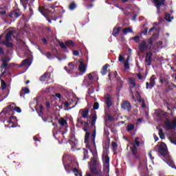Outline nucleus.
Segmentation results:
<instances>
[{
    "mask_svg": "<svg viewBox=\"0 0 176 176\" xmlns=\"http://www.w3.org/2000/svg\"><path fill=\"white\" fill-rule=\"evenodd\" d=\"M71 160H72V158L71 157V155H69V154H65L63 155V163L65 167V170L67 171V173H70L71 171H72L74 173L75 176H82V171L76 168V167H78V164L75 162L74 166H72V165L69 164V162H71Z\"/></svg>",
    "mask_w": 176,
    "mask_h": 176,
    "instance_id": "f257e3e1",
    "label": "nucleus"
},
{
    "mask_svg": "<svg viewBox=\"0 0 176 176\" xmlns=\"http://www.w3.org/2000/svg\"><path fill=\"white\" fill-rule=\"evenodd\" d=\"M85 143L87 144L86 148H88V149L90 151V153H92L93 156H97V147L96 146V130L94 131L91 138L90 133H86Z\"/></svg>",
    "mask_w": 176,
    "mask_h": 176,
    "instance_id": "f03ea898",
    "label": "nucleus"
},
{
    "mask_svg": "<svg viewBox=\"0 0 176 176\" xmlns=\"http://www.w3.org/2000/svg\"><path fill=\"white\" fill-rule=\"evenodd\" d=\"M158 152L161 156H162V157L166 160L167 164L173 168L174 162L173 161V158L168 155V152L167 151V146L166 144L162 142L159 145Z\"/></svg>",
    "mask_w": 176,
    "mask_h": 176,
    "instance_id": "7ed1b4c3",
    "label": "nucleus"
},
{
    "mask_svg": "<svg viewBox=\"0 0 176 176\" xmlns=\"http://www.w3.org/2000/svg\"><path fill=\"white\" fill-rule=\"evenodd\" d=\"M13 111H16V112H18V113H21V109L16 106V104L12 103L11 104L8 105L7 109H4L0 115H3L2 117L5 118L6 116H8V115H12Z\"/></svg>",
    "mask_w": 176,
    "mask_h": 176,
    "instance_id": "20e7f679",
    "label": "nucleus"
},
{
    "mask_svg": "<svg viewBox=\"0 0 176 176\" xmlns=\"http://www.w3.org/2000/svg\"><path fill=\"white\" fill-rule=\"evenodd\" d=\"M153 43V41H152V38L142 41L139 45V50L142 52V53H144V52H146V50L152 48Z\"/></svg>",
    "mask_w": 176,
    "mask_h": 176,
    "instance_id": "39448f33",
    "label": "nucleus"
},
{
    "mask_svg": "<svg viewBox=\"0 0 176 176\" xmlns=\"http://www.w3.org/2000/svg\"><path fill=\"white\" fill-rule=\"evenodd\" d=\"M109 150L108 148H104L103 150V164L104 173H109V157H108Z\"/></svg>",
    "mask_w": 176,
    "mask_h": 176,
    "instance_id": "423d86ee",
    "label": "nucleus"
},
{
    "mask_svg": "<svg viewBox=\"0 0 176 176\" xmlns=\"http://www.w3.org/2000/svg\"><path fill=\"white\" fill-rule=\"evenodd\" d=\"M80 117L77 120L78 123L80 124H83V121L82 119H87V122H90V118H89V109H84L79 111Z\"/></svg>",
    "mask_w": 176,
    "mask_h": 176,
    "instance_id": "0eeeda50",
    "label": "nucleus"
},
{
    "mask_svg": "<svg viewBox=\"0 0 176 176\" xmlns=\"http://www.w3.org/2000/svg\"><path fill=\"white\" fill-rule=\"evenodd\" d=\"M89 164L91 173L96 174V175H100V174H101V167L96 166V158H91V162H89Z\"/></svg>",
    "mask_w": 176,
    "mask_h": 176,
    "instance_id": "6e6552de",
    "label": "nucleus"
},
{
    "mask_svg": "<svg viewBox=\"0 0 176 176\" xmlns=\"http://www.w3.org/2000/svg\"><path fill=\"white\" fill-rule=\"evenodd\" d=\"M163 127L165 129V130H174V129L176 128V118H174L173 122L168 119H166L164 122Z\"/></svg>",
    "mask_w": 176,
    "mask_h": 176,
    "instance_id": "1a4fd4ad",
    "label": "nucleus"
},
{
    "mask_svg": "<svg viewBox=\"0 0 176 176\" xmlns=\"http://www.w3.org/2000/svg\"><path fill=\"white\" fill-rule=\"evenodd\" d=\"M13 30L8 32L6 36V40L2 42L3 45H5L7 47H13V44L10 43L12 41V36L13 35Z\"/></svg>",
    "mask_w": 176,
    "mask_h": 176,
    "instance_id": "9d476101",
    "label": "nucleus"
},
{
    "mask_svg": "<svg viewBox=\"0 0 176 176\" xmlns=\"http://www.w3.org/2000/svg\"><path fill=\"white\" fill-rule=\"evenodd\" d=\"M140 138L136 137L134 142L130 143V145H132L131 147V151L134 156L137 155V146H140Z\"/></svg>",
    "mask_w": 176,
    "mask_h": 176,
    "instance_id": "9b49d317",
    "label": "nucleus"
},
{
    "mask_svg": "<svg viewBox=\"0 0 176 176\" xmlns=\"http://www.w3.org/2000/svg\"><path fill=\"white\" fill-rule=\"evenodd\" d=\"M6 87H7L6 83L5 82V81L2 80L1 88H0V97H1V99L0 100V102L1 101H3V100H5V98H6L8 96H9V93H7L6 94H5V89H6Z\"/></svg>",
    "mask_w": 176,
    "mask_h": 176,
    "instance_id": "f8f14e48",
    "label": "nucleus"
},
{
    "mask_svg": "<svg viewBox=\"0 0 176 176\" xmlns=\"http://www.w3.org/2000/svg\"><path fill=\"white\" fill-rule=\"evenodd\" d=\"M79 66H78V71H80L79 75H82L86 72V69H87V65L85 64V60L83 59L78 60Z\"/></svg>",
    "mask_w": 176,
    "mask_h": 176,
    "instance_id": "ddd939ff",
    "label": "nucleus"
},
{
    "mask_svg": "<svg viewBox=\"0 0 176 176\" xmlns=\"http://www.w3.org/2000/svg\"><path fill=\"white\" fill-rule=\"evenodd\" d=\"M156 80V77H155V76H152L151 78H150V83L149 82H146V89H152L155 85L156 84V82L155 81Z\"/></svg>",
    "mask_w": 176,
    "mask_h": 176,
    "instance_id": "4468645a",
    "label": "nucleus"
},
{
    "mask_svg": "<svg viewBox=\"0 0 176 176\" xmlns=\"http://www.w3.org/2000/svg\"><path fill=\"white\" fill-rule=\"evenodd\" d=\"M157 118H158L159 120H163L166 116H167V113H164V111L162 110H158L155 112Z\"/></svg>",
    "mask_w": 176,
    "mask_h": 176,
    "instance_id": "2eb2a0df",
    "label": "nucleus"
},
{
    "mask_svg": "<svg viewBox=\"0 0 176 176\" xmlns=\"http://www.w3.org/2000/svg\"><path fill=\"white\" fill-rule=\"evenodd\" d=\"M121 107L122 109H124L125 111H128V112H129V111H131V104L129 101L123 102L122 104H121Z\"/></svg>",
    "mask_w": 176,
    "mask_h": 176,
    "instance_id": "dca6fc26",
    "label": "nucleus"
},
{
    "mask_svg": "<svg viewBox=\"0 0 176 176\" xmlns=\"http://www.w3.org/2000/svg\"><path fill=\"white\" fill-rule=\"evenodd\" d=\"M153 54H152V52H148L146 55V65H151L152 64V57H153Z\"/></svg>",
    "mask_w": 176,
    "mask_h": 176,
    "instance_id": "f3484780",
    "label": "nucleus"
},
{
    "mask_svg": "<svg viewBox=\"0 0 176 176\" xmlns=\"http://www.w3.org/2000/svg\"><path fill=\"white\" fill-rule=\"evenodd\" d=\"M17 122V118L16 117H10V120L8 121V127H16V125H14V124H16Z\"/></svg>",
    "mask_w": 176,
    "mask_h": 176,
    "instance_id": "a211bd4d",
    "label": "nucleus"
},
{
    "mask_svg": "<svg viewBox=\"0 0 176 176\" xmlns=\"http://www.w3.org/2000/svg\"><path fill=\"white\" fill-rule=\"evenodd\" d=\"M31 64H32L31 59L28 58L22 61V63L20 65V67H26V68L28 69L31 66Z\"/></svg>",
    "mask_w": 176,
    "mask_h": 176,
    "instance_id": "6ab92c4d",
    "label": "nucleus"
},
{
    "mask_svg": "<svg viewBox=\"0 0 176 176\" xmlns=\"http://www.w3.org/2000/svg\"><path fill=\"white\" fill-rule=\"evenodd\" d=\"M153 3H155L157 9L159 10L161 6L164 5V0H152Z\"/></svg>",
    "mask_w": 176,
    "mask_h": 176,
    "instance_id": "aec40b11",
    "label": "nucleus"
},
{
    "mask_svg": "<svg viewBox=\"0 0 176 176\" xmlns=\"http://www.w3.org/2000/svg\"><path fill=\"white\" fill-rule=\"evenodd\" d=\"M10 17L12 19H17L18 17H20V10H16L14 11H12L10 14Z\"/></svg>",
    "mask_w": 176,
    "mask_h": 176,
    "instance_id": "412c9836",
    "label": "nucleus"
},
{
    "mask_svg": "<svg viewBox=\"0 0 176 176\" xmlns=\"http://www.w3.org/2000/svg\"><path fill=\"white\" fill-rule=\"evenodd\" d=\"M76 101V98L74 97L73 98H69L68 101L64 102V105L65 107H69V105H72L74 102Z\"/></svg>",
    "mask_w": 176,
    "mask_h": 176,
    "instance_id": "4be33fe9",
    "label": "nucleus"
},
{
    "mask_svg": "<svg viewBox=\"0 0 176 176\" xmlns=\"http://www.w3.org/2000/svg\"><path fill=\"white\" fill-rule=\"evenodd\" d=\"M49 79H50V74L49 73H45L40 78V80H41V82H44V80H49Z\"/></svg>",
    "mask_w": 176,
    "mask_h": 176,
    "instance_id": "5701e85b",
    "label": "nucleus"
},
{
    "mask_svg": "<svg viewBox=\"0 0 176 176\" xmlns=\"http://www.w3.org/2000/svg\"><path fill=\"white\" fill-rule=\"evenodd\" d=\"M146 168V160H144L140 162L139 170H145Z\"/></svg>",
    "mask_w": 176,
    "mask_h": 176,
    "instance_id": "b1692460",
    "label": "nucleus"
},
{
    "mask_svg": "<svg viewBox=\"0 0 176 176\" xmlns=\"http://www.w3.org/2000/svg\"><path fill=\"white\" fill-rule=\"evenodd\" d=\"M91 118H92L91 125V126H95L96 125V122L97 120V115L96 114V112L92 113L91 114Z\"/></svg>",
    "mask_w": 176,
    "mask_h": 176,
    "instance_id": "393cba45",
    "label": "nucleus"
},
{
    "mask_svg": "<svg viewBox=\"0 0 176 176\" xmlns=\"http://www.w3.org/2000/svg\"><path fill=\"white\" fill-rule=\"evenodd\" d=\"M105 104L109 107H111V105H112V100H111V96L109 95H107L105 96Z\"/></svg>",
    "mask_w": 176,
    "mask_h": 176,
    "instance_id": "a878e982",
    "label": "nucleus"
},
{
    "mask_svg": "<svg viewBox=\"0 0 176 176\" xmlns=\"http://www.w3.org/2000/svg\"><path fill=\"white\" fill-rule=\"evenodd\" d=\"M68 66H69V74H72V71H74V69H76V68H78V67L76 65H75V64H74V63H69Z\"/></svg>",
    "mask_w": 176,
    "mask_h": 176,
    "instance_id": "bb28decb",
    "label": "nucleus"
},
{
    "mask_svg": "<svg viewBox=\"0 0 176 176\" xmlns=\"http://www.w3.org/2000/svg\"><path fill=\"white\" fill-rule=\"evenodd\" d=\"M25 94H30V89L25 87V88H23L21 93H20V96L21 97H24V96H25Z\"/></svg>",
    "mask_w": 176,
    "mask_h": 176,
    "instance_id": "cd10ccee",
    "label": "nucleus"
},
{
    "mask_svg": "<svg viewBox=\"0 0 176 176\" xmlns=\"http://www.w3.org/2000/svg\"><path fill=\"white\" fill-rule=\"evenodd\" d=\"M129 83L131 89H134V87H135V80L134 78H129Z\"/></svg>",
    "mask_w": 176,
    "mask_h": 176,
    "instance_id": "c85d7f7f",
    "label": "nucleus"
},
{
    "mask_svg": "<svg viewBox=\"0 0 176 176\" xmlns=\"http://www.w3.org/2000/svg\"><path fill=\"white\" fill-rule=\"evenodd\" d=\"M3 60V64L1 65V68H6L8 67V61H10V59L8 57H6L5 58H2Z\"/></svg>",
    "mask_w": 176,
    "mask_h": 176,
    "instance_id": "c756f323",
    "label": "nucleus"
},
{
    "mask_svg": "<svg viewBox=\"0 0 176 176\" xmlns=\"http://www.w3.org/2000/svg\"><path fill=\"white\" fill-rule=\"evenodd\" d=\"M58 123H59V124L60 125V126H65V127H67V120H65V119H64V118H60V119H59L58 120Z\"/></svg>",
    "mask_w": 176,
    "mask_h": 176,
    "instance_id": "7c9ffc66",
    "label": "nucleus"
},
{
    "mask_svg": "<svg viewBox=\"0 0 176 176\" xmlns=\"http://www.w3.org/2000/svg\"><path fill=\"white\" fill-rule=\"evenodd\" d=\"M109 67V65L106 64L104 66L102 67L101 74L102 75H107V72H108V67Z\"/></svg>",
    "mask_w": 176,
    "mask_h": 176,
    "instance_id": "2f4dec72",
    "label": "nucleus"
},
{
    "mask_svg": "<svg viewBox=\"0 0 176 176\" xmlns=\"http://www.w3.org/2000/svg\"><path fill=\"white\" fill-rule=\"evenodd\" d=\"M157 129L159 130L160 138H161V140H164V138H166V136H164V133H163V129H159V126H157Z\"/></svg>",
    "mask_w": 176,
    "mask_h": 176,
    "instance_id": "473e14b6",
    "label": "nucleus"
},
{
    "mask_svg": "<svg viewBox=\"0 0 176 176\" xmlns=\"http://www.w3.org/2000/svg\"><path fill=\"white\" fill-rule=\"evenodd\" d=\"M96 72H91L88 74V79L90 80V82H92L94 79V76H96Z\"/></svg>",
    "mask_w": 176,
    "mask_h": 176,
    "instance_id": "72a5a7b5",
    "label": "nucleus"
},
{
    "mask_svg": "<svg viewBox=\"0 0 176 176\" xmlns=\"http://www.w3.org/2000/svg\"><path fill=\"white\" fill-rule=\"evenodd\" d=\"M119 31H120V28H115L113 30V36H118V35H119Z\"/></svg>",
    "mask_w": 176,
    "mask_h": 176,
    "instance_id": "f704fd0d",
    "label": "nucleus"
},
{
    "mask_svg": "<svg viewBox=\"0 0 176 176\" xmlns=\"http://www.w3.org/2000/svg\"><path fill=\"white\" fill-rule=\"evenodd\" d=\"M122 32L124 35H126L129 32H133V29L131 28H126L122 30Z\"/></svg>",
    "mask_w": 176,
    "mask_h": 176,
    "instance_id": "c9c22d12",
    "label": "nucleus"
},
{
    "mask_svg": "<svg viewBox=\"0 0 176 176\" xmlns=\"http://www.w3.org/2000/svg\"><path fill=\"white\" fill-rule=\"evenodd\" d=\"M90 124V121L83 122V124H85V126L83 128L84 131H87L89 130V124Z\"/></svg>",
    "mask_w": 176,
    "mask_h": 176,
    "instance_id": "e433bc0d",
    "label": "nucleus"
},
{
    "mask_svg": "<svg viewBox=\"0 0 176 176\" xmlns=\"http://www.w3.org/2000/svg\"><path fill=\"white\" fill-rule=\"evenodd\" d=\"M69 9L70 10H75V9H76V4L75 3V2H72V3H70Z\"/></svg>",
    "mask_w": 176,
    "mask_h": 176,
    "instance_id": "4c0bfd02",
    "label": "nucleus"
},
{
    "mask_svg": "<svg viewBox=\"0 0 176 176\" xmlns=\"http://www.w3.org/2000/svg\"><path fill=\"white\" fill-rule=\"evenodd\" d=\"M173 19L174 18L171 17L170 14H166L165 16V20H166V21H172Z\"/></svg>",
    "mask_w": 176,
    "mask_h": 176,
    "instance_id": "58836bf2",
    "label": "nucleus"
},
{
    "mask_svg": "<svg viewBox=\"0 0 176 176\" xmlns=\"http://www.w3.org/2000/svg\"><path fill=\"white\" fill-rule=\"evenodd\" d=\"M126 129H127V131H131L134 130V125L131 124H129Z\"/></svg>",
    "mask_w": 176,
    "mask_h": 176,
    "instance_id": "ea45409f",
    "label": "nucleus"
},
{
    "mask_svg": "<svg viewBox=\"0 0 176 176\" xmlns=\"http://www.w3.org/2000/svg\"><path fill=\"white\" fill-rule=\"evenodd\" d=\"M157 49H162L163 48V42L162 41H159L157 43Z\"/></svg>",
    "mask_w": 176,
    "mask_h": 176,
    "instance_id": "a19ab883",
    "label": "nucleus"
},
{
    "mask_svg": "<svg viewBox=\"0 0 176 176\" xmlns=\"http://www.w3.org/2000/svg\"><path fill=\"white\" fill-rule=\"evenodd\" d=\"M39 12L43 14V16H45L46 17V15L45 14V8L40 7L38 8Z\"/></svg>",
    "mask_w": 176,
    "mask_h": 176,
    "instance_id": "79ce46f5",
    "label": "nucleus"
},
{
    "mask_svg": "<svg viewBox=\"0 0 176 176\" xmlns=\"http://www.w3.org/2000/svg\"><path fill=\"white\" fill-rule=\"evenodd\" d=\"M66 46L67 47H68V46H74V42L72 41H66Z\"/></svg>",
    "mask_w": 176,
    "mask_h": 176,
    "instance_id": "37998d69",
    "label": "nucleus"
},
{
    "mask_svg": "<svg viewBox=\"0 0 176 176\" xmlns=\"http://www.w3.org/2000/svg\"><path fill=\"white\" fill-rule=\"evenodd\" d=\"M59 45L62 49H67V45L64 43L60 42Z\"/></svg>",
    "mask_w": 176,
    "mask_h": 176,
    "instance_id": "c03bdc74",
    "label": "nucleus"
},
{
    "mask_svg": "<svg viewBox=\"0 0 176 176\" xmlns=\"http://www.w3.org/2000/svg\"><path fill=\"white\" fill-rule=\"evenodd\" d=\"M124 67L125 69H129V68H130V65L129 64V62H124Z\"/></svg>",
    "mask_w": 176,
    "mask_h": 176,
    "instance_id": "a18cd8bd",
    "label": "nucleus"
},
{
    "mask_svg": "<svg viewBox=\"0 0 176 176\" xmlns=\"http://www.w3.org/2000/svg\"><path fill=\"white\" fill-rule=\"evenodd\" d=\"M83 153H84V158L83 160H86L87 158V151H86L85 148H83Z\"/></svg>",
    "mask_w": 176,
    "mask_h": 176,
    "instance_id": "49530a36",
    "label": "nucleus"
},
{
    "mask_svg": "<svg viewBox=\"0 0 176 176\" xmlns=\"http://www.w3.org/2000/svg\"><path fill=\"white\" fill-rule=\"evenodd\" d=\"M133 41L136 42V43H138L140 42V36H136L133 38Z\"/></svg>",
    "mask_w": 176,
    "mask_h": 176,
    "instance_id": "de8ad7c7",
    "label": "nucleus"
},
{
    "mask_svg": "<svg viewBox=\"0 0 176 176\" xmlns=\"http://www.w3.org/2000/svg\"><path fill=\"white\" fill-rule=\"evenodd\" d=\"M100 108V104L98 102H95L94 104V109H98Z\"/></svg>",
    "mask_w": 176,
    "mask_h": 176,
    "instance_id": "09e8293b",
    "label": "nucleus"
},
{
    "mask_svg": "<svg viewBox=\"0 0 176 176\" xmlns=\"http://www.w3.org/2000/svg\"><path fill=\"white\" fill-rule=\"evenodd\" d=\"M118 60L122 63V61H124V57H123L122 55L119 56Z\"/></svg>",
    "mask_w": 176,
    "mask_h": 176,
    "instance_id": "8fccbe9b",
    "label": "nucleus"
},
{
    "mask_svg": "<svg viewBox=\"0 0 176 176\" xmlns=\"http://www.w3.org/2000/svg\"><path fill=\"white\" fill-rule=\"evenodd\" d=\"M58 134H60L61 135H63V133H54V138H56V140H58Z\"/></svg>",
    "mask_w": 176,
    "mask_h": 176,
    "instance_id": "3c124183",
    "label": "nucleus"
},
{
    "mask_svg": "<svg viewBox=\"0 0 176 176\" xmlns=\"http://www.w3.org/2000/svg\"><path fill=\"white\" fill-rule=\"evenodd\" d=\"M69 144L72 145V150L74 148V145H75V142L73 140H69Z\"/></svg>",
    "mask_w": 176,
    "mask_h": 176,
    "instance_id": "603ef678",
    "label": "nucleus"
},
{
    "mask_svg": "<svg viewBox=\"0 0 176 176\" xmlns=\"http://www.w3.org/2000/svg\"><path fill=\"white\" fill-rule=\"evenodd\" d=\"M53 97H56V98H61V94H56L55 95H52Z\"/></svg>",
    "mask_w": 176,
    "mask_h": 176,
    "instance_id": "864d4df0",
    "label": "nucleus"
},
{
    "mask_svg": "<svg viewBox=\"0 0 176 176\" xmlns=\"http://www.w3.org/2000/svg\"><path fill=\"white\" fill-rule=\"evenodd\" d=\"M112 146L113 149H116V148H118V144H116V142H112Z\"/></svg>",
    "mask_w": 176,
    "mask_h": 176,
    "instance_id": "5fc2aeb1",
    "label": "nucleus"
},
{
    "mask_svg": "<svg viewBox=\"0 0 176 176\" xmlns=\"http://www.w3.org/2000/svg\"><path fill=\"white\" fill-rule=\"evenodd\" d=\"M46 57L47 58H52V54H50V52H47L46 54H45Z\"/></svg>",
    "mask_w": 176,
    "mask_h": 176,
    "instance_id": "6e6d98bb",
    "label": "nucleus"
},
{
    "mask_svg": "<svg viewBox=\"0 0 176 176\" xmlns=\"http://www.w3.org/2000/svg\"><path fill=\"white\" fill-rule=\"evenodd\" d=\"M38 107H39L40 112L41 113H42V112H43V106H42V104H40Z\"/></svg>",
    "mask_w": 176,
    "mask_h": 176,
    "instance_id": "4d7b16f0",
    "label": "nucleus"
},
{
    "mask_svg": "<svg viewBox=\"0 0 176 176\" xmlns=\"http://www.w3.org/2000/svg\"><path fill=\"white\" fill-rule=\"evenodd\" d=\"M74 56H79V52L78 51H74L73 52Z\"/></svg>",
    "mask_w": 176,
    "mask_h": 176,
    "instance_id": "13d9d810",
    "label": "nucleus"
},
{
    "mask_svg": "<svg viewBox=\"0 0 176 176\" xmlns=\"http://www.w3.org/2000/svg\"><path fill=\"white\" fill-rule=\"evenodd\" d=\"M44 91L45 93H50V88H46Z\"/></svg>",
    "mask_w": 176,
    "mask_h": 176,
    "instance_id": "bf43d9fd",
    "label": "nucleus"
},
{
    "mask_svg": "<svg viewBox=\"0 0 176 176\" xmlns=\"http://www.w3.org/2000/svg\"><path fill=\"white\" fill-rule=\"evenodd\" d=\"M154 140L155 142L159 141V138L156 135H154Z\"/></svg>",
    "mask_w": 176,
    "mask_h": 176,
    "instance_id": "052dcab7",
    "label": "nucleus"
},
{
    "mask_svg": "<svg viewBox=\"0 0 176 176\" xmlns=\"http://www.w3.org/2000/svg\"><path fill=\"white\" fill-rule=\"evenodd\" d=\"M148 156H149L151 160H153V157H152V153L150 152V153H148Z\"/></svg>",
    "mask_w": 176,
    "mask_h": 176,
    "instance_id": "680f3d73",
    "label": "nucleus"
},
{
    "mask_svg": "<svg viewBox=\"0 0 176 176\" xmlns=\"http://www.w3.org/2000/svg\"><path fill=\"white\" fill-rule=\"evenodd\" d=\"M155 30H156V28H153L150 29V30L148 31V33L152 34V31H153Z\"/></svg>",
    "mask_w": 176,
    "mask_h": 176,
    "instance_id": "e2e57ef3",
    "label": "nucleus"
},
{
    "mask_svg": "<svg viewBox=\"0 0 176 176\" xmlns=\"http://www.w3.org/2000/svg\"><path fill=\"white\" fill-rule=\"evenodd\" d=\"M45 105L47 108H49L50 107V103L49 102H46Z\"/></svg>",
    "mask_w": 176,
    "mask_h": 176,
    "instance_id": "0e129e2a",
    "label": "nucleus"
},
{
    "mask_svg": "<svg viewBox=\"0 0 176 176\" xmlns=\"http://www.w3.org/2000/svg\"><path fill=\"white\" fill-rule=\"evenodd\" d=\"M137 76H138V79H140V80L142 79V76H141V74H137Z\"/></svg>",
    "mask_w": 176,
    "mask_h": 176,
    "instance_id": "69168bd1",
    "label": "nucleus"
},
{
    "mask_svg": "<svg viewBox=\"0 0 176 176\" xmlns=\"http://www.w3.org/2000/svg\"><path fill=\"white\" fill-rule=\"evenodd\" d=\"M43 43H45L46 45V43H47V40H46V38H43L42 39Z\"/></svg>",
    "mask_w": 176,
    "mask_h": 176,
    "instance_id": "338daca9",
    "label": "nucleus"
},
{
    "mask_svg": "<svg viewBox=\"0 0 176 176\" xmlns=\"http://www.w3.org/2000/svg\"><path fill=\"white\" fill-rule=\"evenodd\" d=\"M0 53L1 54H3V48H0Z\"/></svg>",
    "mask_w": 176,
    "mask_h": 176,
    "instance_id": "774afa93",
    "label": "nucleus"
}]
</instances>
